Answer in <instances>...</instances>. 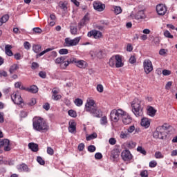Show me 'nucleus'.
Instances as JSON below:
<instances>
[{
  "mask_svg": "<svg viewBox=\"0 0 177 177\" xmlns=\"http://www.w3.org/2000/svg\"><path fill=\"white\" fill-rule=\"evenodd\" d=\"M84 110L97 118H100V115H102V111L97 108V106H96V103L93 100H87L85 104Z\"/></svg>",
  "mask_w": 177,
  "mask_h": 177,
  "instance_id": "nucleus-1",
  "label": "nucleus"
},
{
  "mask_svg": "<svg viewBox=\"0 0 177 177\" xmlns=\"http://www.w3.org/2000/svg\"><path fill=\"white\" fill-rule=\"evenodd\" d=\"M33 129L38 132H48L49 131V125L44 118L39 117H35L33 118Z\"/></svg>",
  "mask_w": 177,
  "mask_h": 177,
  "instance_id": "nucleus-2",
  "label": "nucleus"
},
{
  "mask_svg": "<svg viewBox=\"0 0 177 177\" xmlns=\"http://www.w3.org/2000/svg\"><path fill=\"white\" fill-rule=\"evenodd\" d=\"M132 113L136 117H142L143 115V106L142 101L138 98H135L131 102Z\"/></svg>",
  "mask_w": 177,
  "mask_h": 177,
  "instance_id": "nucleus-3",
  "label": "nucleus"
},
{
  "mask_svg": "<svg viewBox=\"0 0 177 177\" xmlns=\"http://www.w3.org/2000/svg\"><path fill=\"white\" fill-rule=\"evenodd\" d=\"M109 64L110 67H116V68L124 67V64L122 63V58L118 55L111 57L109 59Z\"/></svg>",
  "mask_w": 177,
  "mask_h": 177,
  "instance_id": "nucleus-4",
  "label": "nucleus"
},
{
  "mask_svg": "<svg viewBox=\"0 0 177 177\" xmlns=\"http://www.w3.org/2000/svg\"><path fill=\"white\" fill-rule=\"evenodd\" d=\"M167 129L168 127L165 125L158 127L156 131L153 133V138H155V139H165V138H167Z\"/></svg>",
  "mask_w": 177,
  "mask_h": 177,
  "instance_id": "nucleus-5",
  "label": "nucleus"
},
{
  "mask_svg": "<svg viewBox=\"0 0 177 177\" xmlns=\"http://www.w3.org/2000/svg\"><path fill=\"white\" fill-rule=\"evenodd\" d=\"M127 112H125L122 109H113L111 111V120L113 121V122H118L120 119L124 116Z\"/></svg>",
  "mask_w": 177,
  "mask_h": 177,
  "instance_id": "nucleus-6",
  "label": "nucleus"
},
{
  "mask_svg": "<svg viewBox=\"0 0 177 177\" xmlns=\"http://www.w3.org/2000/svg\"><path fill=\"white\" fill-rule=\"evenodd\" d=\"M80 41H81V37H77L73 39H71L70 37H66L65 39L64 46L67 47L77 46V45L80 44Z\"/></svg>",
  "mask_w": 177,
  "mask_h": 177,
  "instance_id": "nucleus-7",
  "label": "nucleus"
},
{
  "mask_svg": "<svg viewBox=\"0 0 177 177\" xmlns=\"http://www.w3.org/2000/svg\"><path fill=\"white\" fill-rule=\"evenodd\" d=\"M143 67L146 74H150L153 71V64L150 59H145L143 62Z\"/></svg>",
  "mask_w": 177,
  "mask_h": 177,
  "instance_id": "nucleus-8",
  "label": "nucleus"
},
{
  "mask_svg": "<svg viewBox=\"0 0 177 177\" xmlns=\"http://www.w3.org/2000/svg\"><path fill=\"white\" fill-rule=\"evenodd\" d=\"M11 99L15 104H21L23 103V98H21V95H20V93L17 91L14 92L11 95Z\"/></svg>",
  "mask_w": 177,
  "mask_h": 177,
  "instance_id": "nucleus-9",
  "label": "nucleus"
},
{
  "mask_svg": "<svg viewBox=\"0 0 177 177\" xmlns=\"http://www.w3.org/2000/svg\"><path fill=\"white\" fill-rule=\"evenodd\" d=\"M131 17H133V19L138 20L139 21H142V20H145V19H146V15L145 14V10H140L136 13L135 15H133V14H131Z\"/></svg>",
  "mask_w": 177,
  "mask_h": 177,
  "instance_id": "nucleus-10",
  "label": "nucleus"
},
{
  "mask_svg": "<svg viewBox=\"0 0 177 177\" xmlns=\"http://www.w3.org/2000/svg\"><path fill=\"white\" fill-rule=\"evenodd\" d=\"M71 62L75 63L79 68H85L86 67V62L84 60H77V58L71 57Z\"/></svg>",
  "mask_w": 177,
  "mask_h": 177,
  "instance_id": "nucleus-11",
  "label": "nucleus"
},
{
  "mask_svg": "<svg viewBox=\"0 0 177 177\" xmlns=\"http://www.w3.org/2000/svg\"><path fill=\"white\" fill-rule=\"evenodd\" d=\"M167 6L164 4H158L156 6V12L160 16H164L167 13Z\"/></svg>",
  "mask_w": 177,
  "mask_h": 177,
  "instance_id": "nucleus-12",
  "label": "nucleus"
},
{
  "mask_svg": "<svg viewBox=\"0 0 177 177\" xmlns=\"http://www.w3.org/2000/svg\"><path fill=\"white\" fill-rule=\"evenodd\" d=\"M93 8L97 12H103L106 9V5L100 1H95L93 3Z\"/></svg>",
  "mask_w": 177,
  "mask_h": 177,
  "instance_id": "nucleus-13",
  "label": "nucleus"
},
{
  "mask_svg": "<svg viewBox=\"0 0 177 177\" xmlns=\"http://www.w3.org/2000/svg\"><path fill=\"white\" fill-rule=\"evenodd\" d=\"M121 157L124 161H131L132 160V154L128 149L122 151Z\"/></svg>",
  "mask_w": 177,
  "mask_h": 177,
  "instance_id": "nucleus-14",
  "label": "nucleus"
},
{
  "mask_svg": "<svg viewBox=\"0 0 177 177\" xmlns=\"http://www.w3.org/2000/svg\"><path fill=\"white\" fill-rule=\"evenodd\" d=\"M10 142L8 139L0 140V148L4 147V151H10Z\"/></svg>",
  "mask_w": 177,
  "mask_h": 177,
  "instance_id": "nucleus-15",
  "label": "nucleus"
},
{
  "mask_svg": "<svg viewBox=\"0 0 177 177\" xmlns=\"http://www.w3.org/2000/svg\"><path fill=\"white\" fill-rule=\"evenodd\" d=\"M87 37H88L89 38H91V37H93V38L97 39V38H102V32L96 30H93L87 33Z\"/></svg>",
  "mask_w": 177,
  "mask_h": 177,
  "instance_id": "nucleus-16",
  "label": "nucleus"
},
{
  "mask_svg": "<svg viewBox=\"0 0 177 177\" xmlns=\"http://www.w3.org/2000/svg\"><path fill=\"white\" fill-rule=\"evenodd\" d=\"M118 157H120V150L118 149H113L111 152V159L115 161V160H118Z\"/></svg>",
  "mask_w": 177,
  "mask_h": 177,
  "instance_id": "nucleus-17",
  "label": "nucleus"
},
{
  "mask_svg": "<svg viewBox=\"0 0 177 177\" xmlns=\"http://www.w3.org/2000/svg\"><path fill=\"white\" fill-rule=\"evenodd\" d=\"M122 121L124 125H129V124H131V122H132V118H131L129 114L126 113L124 116L122 117Z\"/></svg>",
  "mask_w": 177,
  "mask_h": 177,
  "instance_id": "nucleus-18",
  "label": "nucleus"
},
{
  "mask_svg": "<svg viewBox=\"0 0 177 177\" xmlns=\"http://www.w3.org/2000/svg\"><path fill=\"white\" fill-rule=\"evenodd\" d=\"M17 168L19 172H30V168H28V166L24 163L18 165Z\"/></svg>",
  "mask_w": 177,
  "mask_h": 177,
  "instance_id": "nucleus-19",
  "label": "nucleus"
},
{
  "mask_svg": "<svg viewBox=\"0 0 177 177\" xmlns=\"http://www.w3.org/2000/svg\"><path fill=\"white\" fill-rule=\"evenodd\" d=\"M150 119L147 118H143L142 119H141V126L144 127V128H145V129H147V128H149V127H150Z\"/></svg>",
  "mask_w": 177,
  "mask_h": 177,
  "instance_id": "nucleus-20",
  "label": "nucleus"
},
{
  "mask_svg": "<svg viewBox=\"0 0 177 177\" xmlns=\"http://www.w3.org/2000/svg\"><path fill=\"white\" fill-rule=\"evenodd\" d=\"M76 125L77 124L74 121L69 122V127L68 131L71 132V133H74L76 131Z\"/></svg>",
  "mask_w": 177,
  "mask_h": 177,
  "instance_id": "nucleus-21",
  "label": "nucleus"
},
{
  "mask_svg": "<svg viewBox=\"0 0 177 177\" xmlns=\"http://www.w3.org/2000/svg\"><path fill=\"white\" fill-rule=\"evenodd\" d=\"M70 63H73L71 62V58L70 59H67L66 60H64L62 62V64H61V68H62L63 70H66V68H67V67H68Z\"/></svg>",
  "mask_w": 177,
  "mask_h": 177,
  "instance_id": "nucleus-22",
  "label": "nucleus"
},
{
  "mask_svg": "<svg viewBox=\"0 0 177 177\" xmlns=\"http://www.w3.org/2000/svg\"><path fill=\"white\" fill-rule=\"evenodd\" d=\"M5 53L7 56H13V53L12 52V46L9 44L5 46Z\"/></svg>",
  "mask_w": 177,
  "mask_h": 177,
  "instance_id": "nucleus-23",
  "label": "nucleus"
},
{
  "mask_svg": "<svg viewBox=\"0 0 177 177\" xmlns=\"http://www.w3.org/2000/svg\"><path fill=\"white\" fill-rule=\"evenodd\" d=\"M29 149H30V150H32V151H34V152H37L38 151V145L37 144H35L34 142H30L28 145Z\"/></svg>",
  "mask_w": 177,
  "mask_h": 177,
  "instance_id": "nucleus-24",
  "label": "nucleus"
},
{
  "mask_svg": "<svg viewBox=\"0 0 177 177\" xmlns=\"http://www.w3.org/2000/svg\"><path fill=\"white\" fill-rule=\"evenodd\" d=\"M26 91L30 92V93H37V92H38V87L35 85H32L30 87H28Z\"/></svg>",
  "mask_w": 177,
  "mask_h": 177,
  "instance_id": "nucleus-25",
  "label": "nucleus"
},
{
  "mask_svg": "<svg viewBox=\"0 0 177 177\" xmlns=\"http://www.w3.org/2000/svg\"><path fill=\"white\" fill-rule=\"evenodd\" d=\"M64 60H67V57L62 56V57H57L55 59V63L56 64H60V66H62V64L63 63V62H64Z\"/></svg>",
  "mask_w": 177,
  "mask_h": 177,
  "instance_id": "nucleus-26",
  "label": "nucleus"
},
{
  "mask_svg": "<svg viewBox=\"0 0 177 177\" xmlns=\"http://www.w3.org/2000/svg\"><path fill=\"white\" fill-rule=\"evenodd\" d=\"M19 67L17 64H12L9 69L10 73L13 74L17 70H19Z\"/></svg>",
  "mask_w": 177,
  "mask_h": 177,
  "instance_id": "nucleus-27",
  "label": "nucleus"
},
{
  "mask_svg": "<svg viewBox=\"0 0 177 177\" xmlns=\"http://www.w3.org/2000/svg\"><path fill=\"white\" fill-rule=\"evenodd\" d=\"M120 138H121V139H127V138H129V133L127 129L120 132Z\"/></svg>",
  "mask_w": 177,
  "mask_h": 177,
  "instance_id": "nucleus-28",
  "label": "nucleus"
},
{
  "mask_svg": "<svg viewBox=\"0 0 177 177\" xmlns=\"http://www.w3.org/2000/svg\"><path fill=\"white\" fill-rule=\"evenodd\" d=\"M156 113H157V111L154 109L152 106H149L148 109V115H150V117H154L156 115Z\"/></svg>",
  "mask_w": 177,
  "mask_h": 177,
  "instance_id": "nucleus-29",
  "label": "nucleus"
},
{
  "mask_svg": "<svg viewBox=\"0 0 177 177\" xmlns=\"http://www.w3.org/2000/svg\"><path fill=\"white\" fill-rule=\"evenodd\" d=\"M42 48V46L39 44H35L32 46V50L35 52V53H39L41 52V49Z\"/></svg>",
  "mask_w": 177,
  "mask_h": 177,
  "instance_id": "nucleus-30",
  "label": "nucleus"
},
{
  "mask_svg": "<svg viewBox=\"0 0 177 177\" xmlns=\"http://www.w3.org/2000/svg\"><path fill=\"white\" fill-rule=\"evenodd\" d=\"M113 9L115 15H120V13H122V8L120 6H113Z\"/></svg>",
  "mask_w": 177,
  "mask_h": 177,
  "instance_id": "nucleus-31",
  "label": "nucleus"
},
{
  "mask_svg": "<svg viewBox=\"0 0 177 177\" xmlns=\"http://www.w3.org/2000/svg\"><path fill=\"white\" fill-rule=\"evenodd\" d=\"M127 131L129 133V135L130 133H133L135 131L136 132H139V130L135 127V125L130 126L127 129H126Z\"/></svg>",
  "mask_w": 177,
  "mask_h": 177,
  "instance_id": "nucleus-32",
  "label": "nucleus"
},
{
  "mask_svg": "<svg viewBox=\"0 0 177 177\" xmlns=\"http://www.w3.org/2000/svg\"><path fill=\"white\" fill-rule=\"evenodd\" d=\"M51 50H53V48H46V50H43L42 52L36 55L37 59H38V57H41V56H44L45 53H48V52H50Z\"/></svg>",
  "mask_w": 177,
  "mask_h": 177,
  "instance_id": "nucleus-33",
  "label": "nucleus"
},
{
  "mask_svg": "<svg viewBox=\"0 0 177 177\" xmlns=\"http://www.w3.org/2000/svg\"><path fill=\"white\" fill-rule=\"evenodd\" d=\"M9 20V15H5L0 19V26Z\"/></svg>",
  "mask_w": 177,
  "mask_h": 177,
  "instance_id": "nucleus-34",
  "label": "nucleus"
},
{
  "mask_svg": "<svg viewBox=\"0 0 177 177\" xmlns=\"http://www.w3.org/2000/svg\"><path fill=\"white\" fill-rule=\"evenodd\" d=\"M126 146L128 149H135V147H136V142L129 141L127 142Z\"/></svg>",
  "mask_w": 177,
  "mask_h": 177,
  "instance_id": "nucleus-35",
  "label": "nucleus"
},
{
  "mask_svg": "<svg viewBox=\"0 0 177 177\" xmlns=\"http://www.w3.org/2000/svg\"><path fill=\"white\" fill-rule=\"evenodd\" d=\"M137 151L138 153H140L143 156H146V154H147V152L146 151V150H145V148H143V147L142 146H138L137 147Z\"/></svg>",
  "mask_w": 177,
  "mask_h": 177,
  "instance_id": "nucleus-36",
  "label": "nucleus"
},
{
  "mask_svg": "<svg viewBox=\"0 0 177 177\" xmlns=\"http://www.w3.org/2000/svg\"><path fill=\"white\" fill-rule=\"evenodd\" d=\"M163 35H164V37H165V38H169L170 39H174V35H172L171 34V32H169V30H165L163 32Z\"/></svg>",
  "mask_w": 177,
  "mask_h": 177,
  "instance_id": "nucleus-37",
  "label": "nucleus"
},
{
  "mask_svg": "<svg viewBox=\"0 0 177 177\" xmlns=\"http://www.w3.org/2000/svg\"><path fill=\"white\" fill-rule=\"evenodd\" d=\"M70 31H71V33L72 34V35H77V26H71Z\"/></svg>",
  "mask_w": 177,
  "mask_h": 177,
  "instance_id": "nucleus-38",
  "label": "nucleus"
},
{
  "mask_svg": "<svg viewBox=\"0 0 177 177\" xmlns=\"http://www.w3.org/2000/svg\"><path fill=\"white\" fill-rule=\"evenodd\" d=\"M74 103L76 106H77V107H81V106H82L84 102L82 101V100H81L80 98H77L75 100Z\"/></svg>",
  "mask_w": 177,
  "mask_h": 177,
  "instance_id": "nucleus-39",
  "label": "nucleus"
},
{
  "mask_svg": "<svg viewBox=\"0 0 177 177\" xmlns=\"http://www.w3.org/2000/svg\"><path fill=\"white\" fill-rule=\"evenodd\" d=\"M97 138V134L96 133H93L86 138V140H92L93 139H96Z\"/></svg>",
  "mask_w": 177,
  "mask_h": 177,
  "instance_id": "nucleus-40",
  "label": "nucleus"
},
{
  "mask_svg": "<svg viewBox=\"0 0 177 177\" xmlns=\"http://www.w3.org/2000/svg\"><path fill=\"white\" fill-rule=\"evenodd\" d=\"M68 115H70V117H73V118H75V117H77V112H75V111L74 110H69L68 111Z\"/></svg>",
  "mask_w": 177,
  "mask_h": 177,
  "instance_id": "nucleus-41",
  "label": "nucleus"
},
{
  "mask_svg": "<svg viewBox=\"0 0 177 177\" xmlns=\"http://www.w3.org/2000/svg\"><path fill=\"white\" fill-rule=\"evenodd\" d=\"M24 47L26 50H30L31 49V44L28 41H25L24 43Z\"/></svg>",
  "mask_w": 177,
  "mask_h": 177,
  "instance_id": "nucleus-42",
  "label": "nucleus"
},
{
  "mask_svg": "<svg viewBox=\"0 0 177 177\" xmlns=\"http://www.w3.org/2000/svg\"><path fill=\"white\" fill-rule=\"evenodd\" d=\"M88 151H89L90 153H95V151H96V147H95V145L88 146Z\"/></svg>",
  "mask_w": 177,
  "mask_h": 177,
  "instance_id": "nucleus-43",
  "label": "nucleus"
},
{
  "mask_svg": "<svg viewBox=\"0 0 177 177\" xmlns=\"http://www.w3.org/2000/svg\"><path fill=\"white\" fill-rule=\"evenodd\" d=\"M37 161L40 165H45V160H44L41 156H37Z\"/></svg>",
  "mask_w": 177,
  "mask_h": 177,
  "instance_id": "nucleus-44",
  "label": "nucleus"
},
{
  "mask_svg": "<svg viewBox=\"0 0 177 177\" xmlns=\"http://www.w3.org/2000/svg\"><path fill=\"white\" fill-rule=\"evenodd\" d=\"M100 124H101V125H106V124H107V117L103 116L100 119Z\"/></svg>",
  "mask_w": 177,
  "mask_h": 177,
  "instance_id": "nucleus-45",
  "label": "nucleus"
},
{
  "mask_svg": "<svg viewBox=\"0 0 177 177\" xmlns=\"http://www.w3.org/2000/svg\"><path fill=\"white\" fill-rule=\"evenodd\" d=\"M155 158L158 159L164 158V155H162V153L160 151H156L155 153Z\"/></svg>",
  "mask_w": 177,
  "mask_h": 177,
  "instance_id": "nucleus-46",
  "label": "nucleus"
},
{
  "mask_svg": "<svg viewBox=\"0 0 177 177\" xmlns=\"http://www.w3.org/2000/svg\"><path fill=\"white\" fill-rule=\"evenodd\" d=\"M59 55H67L68 54V50L67 48H62L59 50Z\"/></svg>",
  "mask_w": 177,
  "mask_h": 177,
  "instance_id": "nucleus-47",
  "label": "nucleus"
},
{
  "mask_svg": "<svg viewBox=\"0 0 177 177\" xmlns=\"http://www.w3.org/2000/svg\"><path fill=\"white\" fill-rule=\"evenodd\" d=\"M95 57H97L98 59H102L103 57V52L102 50H97V54L95 55Z\"/></svg>",
  "mask_w": 177,
  "mask_h": 177,
  "instance_id": "nucleus-48",
  "label": "nucleus"
},
{
  "mask_svg": "<svg viewBox=\"0 0 177 177\" xmlns=\"http://www.w3.org/2000/svg\"><path fill=\"white\" fill-rule=\"evenodd\" d=\"M47 153L50 156H53V154L55 153V151L53 150V149H52V147H47Z\"/></svg>",
  "mask_w": 177,
  "mask_h": 177,
  "instance_id": "nucleus-49",
  "label": "nucleus"
},
{
  "mask_svg": "<svg viewBox=\"0 0 177 177\" xmlns=\"http://www.w3.org/2000/svg\"><path fill=\"white\" fill-rule=\"evenodd\" d=\"M52 99L53 100H60L62 99V95H58V94H55L52 95Z\"/></svg>",
  "mask_w": 177,
  "mask_h": 177,
  "instance_id": "nucleus-50",
  "label": "nucleus"
},
{
  "mask_svg": "<svg viewBox=\"0 0 177 177\" xmlns=\"http://www.w3.org/2000/svg\"><path fill=\"white\" fill-rule=\"evenodd\" d=\"M167 50L165 48H161L160 50H159V55L160 56H165V55H167Z\"/></svg>",
  "mask_w": 177,
  "mask_h": 177,
  "instance_id": "nucleus-51",
  "label": "nucleus"
},
{
  "mask_svg": "<svg viewBox=\"0 0 177 177\" xmlns=\"http://www.w3.org/2000/svg\"><path fill=\"white\" fill-rule=\"evenodd\" d=\"M149 167L150 168H156L157 167V162L156 160H151L149 162Z\"/></svg>",
  "mask_w": 177,
  "mask_h": 177,
  "instance_id": "nucleus-52",
  "label": "nucleus"
},
{
  "mask_svg": "<svg viewBox=\"0 0 177 177\" xmlns=\"http://www.w3.org/2000/svg\"><path fill=\"white\" fill-rule=\"evenodd\" d=\"M95 160H102V158H103V155H102L101 153L97 152L95 154Z\"/></svg>",
  "mask_w": 177,
  "mask_h": 177,
  "instance_id": "nucleus-53",
  "label": "nucleus"
},
{
  "mask_svg": "<svg viewBox=\"0 0 177 177\" xmlns=\"http://www.w3.org/2000/svg\"><path fill=\"white\" fill-rule=\"evenodd\" d=\"M140 176L141 177H149V173L147 172V170H144L140 172Z\"/></svg>",
  "mask_w": 177,
  "mask_h": 177,
  "instance_id": "nucleus-54",
  "label": "nucleus"
},
{
  "mask_svg": "<svg viewBox=\"0 0 177 177\" xmlns=\"http://www.w3.org/2000/svg\"><path fill=\"white\" fill-rule=\"evenodd\" d=\"M97 92H100V93H102V92H103V91H104L103 85L97 84Z\"/></svg>",
  "mask_w": 177,
  "mask_h": 177,
  "instance_id": "nucleus-55",
  "label": "nucleus"
},
{
  "mask_svg": "<svg viewBox=\"0 0 177 177\" xmlns=\"http://www.w3.org/2000/svg\"><path fill=\"white\" fill-rule=\"evenodd\" d=\"M36 104H37V100H35V98H32L30 101L28 103L29 106H34Z\"/></svg>",
  "mask_w": 177,
  "mask_h": 177,
  "instance_id": "nucleus-56",
  "label": "nucleus"
},
{
  "mask_svg": "<svg viewBox=\"0 0 177 177\" xmlns=\"http://www.w3.org/2000/svg\"><path fill=\"white\" fill-rule=\"evenodd\" d=\"M77 149H78L79 151H82V150H84V149H85V144L80 143L78 145Z\"/></svg>",
  "mask_w": 177,
  "mask_h": 177,
  "instance_id": "nucleus-57",
  "label": "nucleus"
},
{
  "mask_svg": "<svg viewBox=\"0 0 177 177\" xmlns=\"http://www.w3.org/2000/svg\"><path fill=\"white\" fill-rule=\"evenodd\" d=\"M129 63L131 64H134V63H136V58H135L134 56H131L129 59Z\"/></svg>",
  "mask_w": 177,
  "mask_h": 177,
  "instance_id": "nucleus-58",
  "label": "nucleus"
},
{
  "mask_svg": "<svg viewBox=\"0 0 177 177\" xmlns=\"http://www.w3.org/2000/svg\"><path fill=\"white\" fill-rule=\"evenodd\" d=\"M97 50H91L90 51V55L93 59H95L96 57Z\"/></svg>",
  "mask_w": 177,
  "mask_h": 177,
  "instance_id": "nucleus-59",
  "label": "nucleus"
},
{
  "mask_svg": "<svg viewBox=\"0 0 177 177\" xmlns=\"http://www.w3.org/2000/svg\"><path fill=\"white\" fill-rule=\"evenodd\" d=\"M8 77V73L5 71H0V77Z\"/></svg>",
  "mask_w": 177,
  "mask_h": 177,
  "instance_id": "nucleus-60",
  "label": "nucleus"
},
{
  "mask_svg": "<svg viewBox=\"0 0 177 177\" xmlns=\"http://www.w3.org/2000/svg\"><path fill=\"white\" fill-rule=\"evenodd\" d=\"M33 31L37 34H41V32H42V29L40 28H34Z\"/></svg>",
  "mask_w": 177,
  "mask_h": 177,
  "instance_id": "nucleus-61",
  "label": "nucleus"
},
{
  "mask_svg": "<svg viewBox=\"0 0 177 177\" xmlns=\"http://www.w3.org/2000/svg\"><path fill=\"white\" fill-rule=\"evenodd\" d=\"M39 67V64L37 62H32V70H35V68H38Z\"/></svg>",
  "mask_w": 177,
  "mask_h": 177,
  "instance_id": "nucleus-62",
  "label": "nucleus"
},
{
  "mask_svg": "<svg viewBox=\"0 0 177 177\" xmlns=\"http://www.w3.org/2000/svg\"><path fill=\"white\" fill-rule=\"evenodd\" d=\"M109 142V144L112 145H115V143H117V140H115V138H110Z\"/></svg>",
  "mask_w": 177,
  "mask_h": 177,
  "instance_id": "nucleus-63",
  "label": "nucleus"
},
{
  "mask_svg": "<svg viewBox=\"0 0 177 177\" xmlns=\"http://www.w3.org/2000/svg\"><path fill=\"white\" fill-rule=\"evenodd\" d=\"M39 76L41 77V78H46V73L41 71L39 73Z\"/></svg>",
  "mask_w": 177,
  "mask_h": 177,
  "instance_id": "nucleus-64",
  "label": "nucleus"
}]
</instances>
